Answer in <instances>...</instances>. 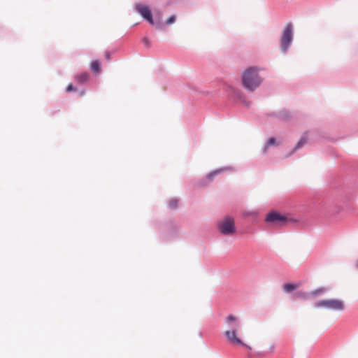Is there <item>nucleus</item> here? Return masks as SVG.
I'll list each match as a JSON object with an SVG mask.
<instances>
[{"label": "nucleus", "instance_id": "f3484780", "mask_svg": "<svg viewBox=\"0 0 358 358\" xmlns=\"http://www.w3.org/2000/svg\"><path fill=\"white\" fill-rule=\"evenodd\" d=\"M322 292V289H320V291H315L313 292V294H316L318 292Z\"/></svg>", "mask_w": 358, "mask_h": 358}, {"label": "nucleus", "instance_id": "a211bd4d", "mask_svg": "<svg viewBox=\"0 0 358 358\" xmlns=\"http://www.w3.org/2000/svg\"><path fill=\"white\" fill-rule=\"evenodd\" d=\"M216 173H217V172H215V173H210V174L209 175V176H210V177H212L213 176L215 175Z\"/></svg>", "mask_w": 358, "mask_h": 358}, {"label": "nucleus", "instance_id": "4468645a", "mask_svg": "<svg viewBox=\"0 0 358 358\" xmlns=\"http://www.w3.org/2000/svg\"><path fill=\"white\" fill-rule=\"evenodd\" d=\"M275 138L273 137L270 138L266 143V146L265 147V150L267 148L268 146L275 145Z\"/></svg>", "mask_w": 358, "mask_h": 358}, {"label": "nucleus", "instance_id": "0eeeda50", "mask_svg": "<svg viewBox=\"0 0 358 358\" xmlns=\"http://www.w3.org/2000/svg\"><path fill=\"white\" fill-rule=\"evenodd\" d=\"M135 9L144 20H147L151 25L154 24L152 13L148 6L138 3L135 5Z\"/></svg>", "mask_w": 358, "mask_h": 358}, {"label": "nucleus", "instance_id": "423d86ee", "mask_svg": "<svg viewBox=\"0 0 358 358\" xmlns=\"http://www.w3.org/2000/svg\"><path fill=\"white\" fill-rule=\"evenodd\" d=\"M292 40V27L290 24L286 25L283 30L281 38V49L282 52H286Z\"/></svg>", "mask_w": 358, "mask_h": 358}, {"label": "nucleus", "instance_id": "9d476101", "mask_svg": "<svg viewBox=\"0 0 358 358\" xmlns=\"http://www.w3.org/2000/svg\"><path fill=\"white\" fill-rule=\"evenodd\" d=\"M308 142V138L307 136H304L301 137V138L299 140V141L296 145L294 150H297L300 148H301L304 144H306Z\"/></svg>", "mask_w": 358, "mask_h": 358}, {"label": "nucleus", "instance_id": "1a4fd4ad", "mask_svg": "<svg viewBox=\"0 0 358 358\" xmlns=\"http://www.w3.org/2000/svg\"><path fill=\"white\" fill-rule=\"evenodd\" d=\"M298 287H299V286L297 285L291 284V283L285 284L283 285V289L286 292H290L297 289Z\"/></svg>", "mask_w": 358, "mask_h": 358}, {"label": "nucleus", "instance_id": "20e7f679", "mask_svg": "<svg viewBox=\"0 0 358 358\" xmlns=\"http://www.w3.org/2000/svg\"><path fill=\"white\" fill-rule=\"evenodd\" d=\"M220 231L224 235H232L235 233L236 229L234 220L231 217H226L219 222Z\"/></svg>", "mask_w": 358, "mask_h": 358}, {"label": "nucleus", "instance_id": "39448f33", "mask_svg": "<svg viewBox=\"0 0 358 358\" xmlns=\"http://www.w3.org/2000/svg\"><path fill=\"white\" fill-rule=\"evenodd\" d=\"M265 221L275 225L281 226L287 223L289 219L278 212H271L266 215Z\"/></svg>", "mask_w": 358, "mask_h": 358}, {"label": "nucleus", "instance_id": "f03ea898", "mask_svg": "<svg viewBox=\"0 0 358 358\" xmlns=\"http://www.w3.org/2000/svg\"><path fill=\"white\" fill-rule=\"evenodd\" d=\"M242 81L244 87L250 90H253L262 83L258 75V69L255 67H250L246 69L242 76Z\"/></svg>", "mask_w": 358, "mask_h": 358}, {"label": "nucleus", "instance_id": "9b49d317", "mask_svg": "<svg viewBox=\"0 0 358 358\" xmlns=\"http://www.w3.org/2000/svg\"><path fill=\"white\" fill-rule=\"evenodd\" d=\"M91 69L93 71L99 73L100 71V64L98 61L95 60L91 63Z\"/></svg>", "mask_w": 358, "mask_h": 358}, {"label": "nucleus", "instance_id": "7ed1b4c3", "mask_svg": "<svg viewBox=\"0 0 358 358\" xmlns=\"http://www.w3.org/2000/svg\"><path fill=\"white\" fill-rule=\"evenodd\" d=\"M315 306L316 308H323L335 311H342L345 308L343 301L336 299L319 301L315 303Z\"/></svg>", "mask_w": 358, "mask_h": 358}, {"label": "nucleus", "instance_id": "6e6552de", "mask_svg": "<svg viewBox=\"0 0 358 358\" xmlns=\"http://www.w3.org/2000/svg\"><path fill=\"white\" fill-rule=\"evenodd\" d=\"M88 78L89 74L86 72H84L77 75L76 77V80L80 84H83L88 80Z\"/></svg>", "mask_w": 358, "mask_h": 358}, {"label": "nucleus", "instance_id": "f257e3e1", "mask_svg": "<svg viewBox=\"0 0 358 358\" xmlns=\"http://www.w3.org/2000/svg\"><path fill=\"white\" fill-rule=\"evenodd\" d=\"M226 323L227 325V329L226 330L224 335L229 342L231 344L241 345L250 349V347L244 344L241 338L240 332L241 325L238 319L233 315H229L227 317Z\"/></svg>", "mask_w": 358, "mask_h": 358}, {"label": "nucleus", "instance_id": "f8f14e48", "mask_svg": "<svg viewBox=\"0 0 358 358\" xmlns=\"http://www.w3.org/2000/svg\"><path fill=\"white\" fill-rule=\"evenodd\" d=\"M178 201L177 199H171L169 203V206L171 208L175 209L178 207Z\"/></svg>", "mask_w": 358, "mask_h": 358}, {"label": "nucleus", "instance_id": "dca6fc26", "mask_svg": "<svg viewBox=\"0 0 358 358\" xmlns=\"http://www.w3.org/2000/svg\"><path fill=\"white\" fill-rule=\"evenodd\" d=\"M105 57H106V58L107 59H110V53H109V52H106V53L105 54Z\"/></svg>", "mask_w": 358, "mask_h": 358}, {"label": "nucleus", "instance_id": "2eb2a0df", "mask_svg": "<svg viewBox=\"0 0 358 358\" xmlns=\"http://www.w3.org/2000/svg\"><path fill=\"white\" fill-rule=\"evenodd\" d=\"M75 90V87H73V85L72 84H69L67 87H66V92H73Z\"/></svg>", "mask_w": 358, "mask_h": 358}, {"label": "nucleus", "instance_id": "ddd939ff", "mask_svg": "<svg viewBox=\"0 0 358 358\" xmlns=\"http://www.w3.org/2000/svg\"><path fill=\"white\" fill-rule=\"evenodd\" d=\"M176 15H173L170 16V17L167 19V20L166 21V24H168V25H170V24H171L174 23V22H175V21H176Z\"/></svg>", "mask_w": 358, "mask_h": 358}]
</instances>
